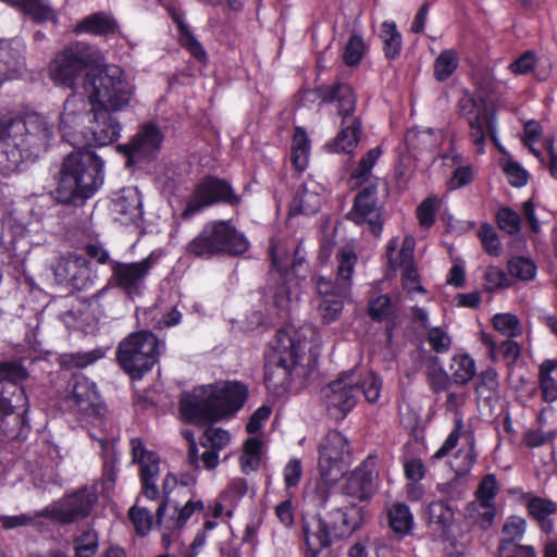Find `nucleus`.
Segmentation results:
<instances>
[{
  "instance_id": "2",
  "label": "nucleus",
  "mask_w": 557,
  "mask_h": 557,
  "mask_svg": "<svg viewBox=\"0 0 557 557\" xmlns=\"http://www.w3.org/2000/svg\"><path fill=\"white\" fill-rule=\"evenodd\" d=\"M53 124L37 112L0 117V172L9 175L24 161H34L47 149Z\"/></svg>"
},
{
  "instance_id": "11",
  "label": "nucleus",
  "mask_w": 557,
  "mask_h": 557,
  "mask_svg": "<svg viewBox=\"0 0 557 557\" xmlns=\"http://www.w3.org/2000/svg\"><path fill=\"white\" fill-rule=\"evenodd\" d=\"M158 344L157 337L147 331L128 335L119 344V364L132 379H140L156 363Z\"/></svg>"
},
{
  "instance_id": "54",
  "label": "nucleus",
  "mask_w": 557,
  "mask_h": 557,
  "mask_svg": "<svg viewBox=\"0 0 557 557\" xmlns=\"http://www.w3.org/2000/svg\"><path fill=\"white\" fill-rule=\"evenodd\" d=\"M494 329L502 335L511 338L520 333V323L516 315L510 313H498L493 318Z\"/></svg>"
},
{
  "instance_id": "23",
  "label": "nucleus",
  "mask_w": 557,
  "mask_h": 557,
  "mask_svg": "<svg viewBox=\"0 0 557 557\" xmlns=\"http://www.w3.org/2000/svg\"><path fill=\"white\" fill-rule=\"evenodd\" d=\"M469 398V394L465 391H448L446 395V400L444 403V408L446 412L451 413L454 416L455 428L447 436L444 444L440 447V449L433 455L432 458L441 459L446 456L451 449H454L458 443L461 431L463 429V407Z\"/></svg>"
},
{
  "instance_id": "60",
  "label": "nucleus",
  "mask_w": 557,
  "mask_h": 557,
  "mask_svg": "<svg viewBox=\"0 0 557 557\" xmlns=\"http://www.w3.org/2000/svg\"><path fill=\"white\" fill-rule=\"evenodd\" d=\"M484 286L487 290L493 292L506 288L511 285L507 274L497 267H487L484 272Z\"/></svg>"
},
{
  "instance_id": "7",
  "label": "nucleus",
  "mask_w": 557,
  "mask_h": 557,
  "mask_svg": "<svg viewBox=\"0 0 557 557\" xmlns=\"http://www.w3.org/2000/svg\"><path fill=\"white\" fill-rule=\"evenodd\" d=\"M272 354L265 364L264 382L270 393L285 395L298 367L301 343L293 330H280L272 342Z\"/></svg>"
},
{
  "instance_id": "49",
  "label": "nucleus",
  "mask_w": 557,
  "mask_h": 557,
  "mask_svg": "<svg viewBox=\"0 0 557 557\" xmlns=\"http://www.w3.org/2000/svg\"><path fill=\"white\" fill-rule=\"evenodd\" d=\"M76 557H94L98 550L99 541L95 530L84 531L74 541Z\"/></svg>"
},
{
  "instance_id": "63",
  "label": "nucleus",
  "mask_w": 557,
  "mask_h": 557,
  "mask_svg": "<svg viewBox=\"0 0 557 557\" xmlns=\"http://www.w3.org/2000/svg\"><path fill=\"white\" fill-rule=\"evenodd\" d=\"M496 219L499 228L509 235H515L520 231V216L510 208L499 209Z\"/></svg>"
},
{
  "instance_id": "12",
  "label": "nucleus",
  "mask_w": 557,
  "mask_h": 557,
  "mask_svg": "<svg viewBox=\"0 0 557 557\" xmlns=\"http://www.w3.org/2000/svg\"><path fill=\"white\" fill-rule=\"evenodd\" d=\"M61 406L85 421H100L107 412L96 384L84 375L71 377L61 396Z\"/></svg>"
},
{
  "instance_id": "52",
  "label": "nucleus",
  "mask_w": 557,
  "mask_h": 557,
  "mask_svg": "<svg viewBox=\"0 0 557 557\" xmlns=\"http://www.w3.org/2000/svg\"><path fill=\"white\" fill-rule=\"evenodd\" d=\"M272 264L281 273L287 272L293 260V243L292 244H271Z\"/></svg>"
},
{
  "instance_id": "53",
  "label": "nucleus",
  "mask_w": 557,
  "mask_h": 557,
  "mask_svg": "<svg viewBox=\"0 0 557 557\" xmlns=\"http://www.w3.org/2000/svg\"><path fill=\"white\" fill-rule=\"evenodd\" d=\"M356 381L359 382V388L367 401L376 403L382 391V379L376 373L369 372L361 380L356 377Z\"/></svg>"
},
{
  "instance_id": "37",
  "label": "nucleus",
  "mask_w": 557,
  "mask_h": 557,
  "mask_svg": "<svg viewBox=\"0 0 557 557\" xmlns=\"http://www.w3.org/2000/svg\"><path fill=\"white\" fill-rule=\"evenodd\" d=\"M449 369L455 384L467 385L476 373L475 361L469 355H456L451 358Z\"/></svg>"
},
{
  "instance_id": "4",
  "label": "nucleus",
  "mask_w": 557,
  "mask_h": 557,
  "mask_svg": "<svg viewBox=\"0 0 557 557\" xmlns=\"http://www.w3.org/2000/svg\"><path fill=\"white\" fill-rule=\"evenodd\" d=\"M246 395V387L237 382L199 387L182 398L181 411L191 423L203 424L237 411Z\"/></svg>"
},
{
  "instance_id": "9",
  "label": "nucleus",
  "mask_w": 557,
  "mask_h": 557,
  "mask_svg": "<svg viewBox=\"0 0 557 557\" xmlns=\"http://www.w3.org/2000/svg\"><path fill=\"white\" fill-rule=\"evenodd\" d=\"M337 260L335 282L323 276H319L315 281L318 292L317 311L321 321L325 324L336 321L343 311V300L350 289L357 256L351 250H342Z\"/></svg>"
},
{
  "instance_id": "27",
  "label": "nucleus",
  "mask_w": 557,
  "mask_h": 557,
  "mask_svg": "<svg viewBox=\"0 0 557 557\" xmlns=\"http://www.w3.org/2000/svg\"><path fill=\"white\" fill-rule=\"evenodd\" d=\"M215 233L220 238L222 255L238 256L248 250L249 242L230 221L220 220L215 221Z\"/></svg>"
},
{
  "instance_id": "40",
  "label": "nucleus",
  "mask_w": 557,
  "mask_h": 557,
  "mask_svg": "<svg viewBox=\"0 0 557 557\" xmlns=\"http://www.w3.org/2000/svg\"><path fill=\"white\" fill-rule=\"evenodd\" d=\"M380 38L383 41V50L388 59H395L401 50V35L394 22L385 21L381 24Z\"/></svg>"
},
{
  "instance_id": "31",
  "label": "nucleus",
  "mask_w": 557,
  "mask_h": 557,
  "mask_svg": "<svg viewBox=\"0 0 557 557\" xmlns=\"http://www.w3.org/2000/svg\"><path fill=\"white\" fill-rule=\"evenodd\" d=\"M113 211L124 223L137 221L143 214L139 193L136 189L123 190L113 202Z\"/></svg>"
},
{
  "instance_id": "50",
  "label": "nucleus",
  "mask_w": 557,
  "mask_h": 557,
  "mask_svg": "<svg viewBox=\"0 0 557 557\" xmlns=\"http://www.w3.org/2000/svg\"><path fill=\"white\" fill-rule=\"evenodd\" d=\"M507 268L511 276L521 281H531L536 275V265L528 258L515 257L508 261Z\"/></svg>"
},
{
  "instance_id": "22",
  "label": "nucleus",
  "mask_w": 557,
  "mask_h": 557,
  "mask_svg": "<svg viewBox=\"0 0 557 557\" xmlns=\"http://www.w3.org/2000/svg\"><path fill=\"white\" fill-rule=\"evenodd\" d=\"M163 138L162 132L156 124L147 123L128 144L119 148L129 161L150 158L160 149Z\"/></svg>"
},
{
  "instance_id": "58",
  "label": "nucleus",
  "mask_w": 557,
  "mask_h": 557,
  "mask_svg": "<svg viewBox=\"0 0 557 557\" xmlns=\"http://www.w3.org/2000/svg\"><path fill=\"white\" fill-rule=\"evenodd\" d=\"M479 237L484 250L491 256H499L502 245L495 228L488 224H484L479 230Z\"/></svg>"
},
{
  "instance_id": "13",
  "label": "nucleus",
  "mask_w": 557,
  "mask_h": 557,
  "mask_svg": "<svg viewBox=\"0 0 557 557\" xmlns=\"http://www.w3.org/2000/svg\"><path fill=\"white\" fill-rule=\"evenodd\" d=\"M242 197L237 195L232 185L215 176L203 177L191 191L186 207L182 212L183 219H189L207 207L215 203H225L236 207Z\"/></svg>"
},
{
  "instance_id": "5",
  "label": "nucleus",
  "mask_w": 557,
  "mask_h": 557,
  "mask_svg": "<svg viewBox=\"0 0 557 557\" xmlns=\"http://www.w3.org/2000/svg\"><path fill=\"white\" fill-rule=\"evenodd\" d=\"M27 376L17 361H0V431L9 440L21 436L27 397L17 385Z\"/></svg>"
},
{
  "instance_id": "26",
  "label": "nucleus",
  "mask_w": 557,
  "mask_h": 557,
  "mask_svg": "<svg viewBox=\"0 0 557 557\" xmlns=\"http://www.w3.org/2000/svg\"><path fill=\"white\" fill-rule=\"evenodd\" d=\"M215 221L205 225L202 231L187 245V252L198 258H212L222 255Z\"/></svg>"
},
{
  "instance_id": "57",
  "label": "nucleus",
  "mask_w": 557,
  "mask_h": 557,
  "mask_svg": "<svg viewBox=\"0 0 557 557\" xmlns=\"http://www.w3.org/2000/svg\"><path fill=\"white\" fill-rule=\"evenodd\" d=\"M366 51V44L360 35H352L344 50V61L352 66L360 62Z\"/></svg>"
},
{
  "instance_id": "42",
  "label": "nucleus",
  "mask_w": 557,
  "mask_h": 557,
  "mask_svg": "<svg viewBox=\"0 0 557 557\" xmlns=\"http://www.w3.org/2000/svg\"><path fill=\"white\" fill-rule=\"evenodd\" d=\"M496 515L494 504L472 502L467 507V517L480 529H487L492 525Z\"/></svg>"
},
{
  "instance_id": "61",
  "label": "nucleus",
  "mask_w": 557,
  "mask_h": 557,
  "mask_svg": "<svg viewBox=\"0 0 557 557\" xmlns=\"http://www.w3.org/2000/svg\"><path fill=\"white\" fill-rule=\"evenodd\" d=\"M248 491L247 482L245 479H233L227 487L221 493L220 499L228 502V505L234 507L238 500L246 495Z\"/></svg>"
},
{
  "instance_id": "36",
  "label": "nucleus",
  "mask_w": 557,
  "mask_h": 557,
  "mask_svg": "<svg viewBox=\"0 0 557 557\" xmlns=\"http://www.w3.org/2000/svg\"><path fill=\"white\" fill-rule=\"evenodd\" d=\"M86 112V102L83 96L74 94L65 100L61 113V128L65 135H69L66 128L72 129L78 125Z\"/></svg>"
},
{
  "instance_id": "29",
  "label": "nucleus",
  "mask_w": 557,
  "mask_h": 557,
  "mask_svg": "<svg viewBox=\"0 0 557 557\" xmlns=\"http://www.w3.org/2000/svg\"><path fill=\"white\" fill-rule=\"evenodd\" d=\"M205 509V505L201 500H187L186 504L176 508L173 516L168 518L162 516V521L157 516V525L163 530V536H166L168 533H172L174 531L181 530L186 524L187 520L195 515L196 512H202Z\"/></svg>"
},
{
  "instance_id": "41",
  "label": "nucleus",
  "mask_w": 557,
  "mask_h": 557,
  "mask_svg": "<svg viewBox=\"0 0 557 557\" xmlns=\"http://www.w3.org/2000/svg\"><path fill=\"white\" fill-rule=\"evenodd\" d=\"M322 519L332 520L331 533L334 539H343L351 535L358 528V522L351 520L348 513L343 509H336L322 516Z\"/></svg>"
},
{
  "instance_id": "17",
  "label": "nucleus",
  "mask_w": 557,
  "mask_h": 557,
  "mask_svg": "<svg viewBox=\"0 0 557 557\" xmlns=\"http://www.w3.org/2000/svg\"><path fill=\"white\" fill-rule=\"evenodd\" d=\"M51 270L60 284L82 289L87 286L90 274L89 261L76 252L60 255L51 263Z\"/></svg>"
},
{
  "instance_id": "32",
  "label": "nucleus",
  "mask_w": 557,
  "mask_h": 557,
  "mask_svg": "<svg viewBox=\"0 0 557 557\" xmlns=\"http://www.w3.org/2000/svg\"><path fill=\"white\" fill-rule=\"evenodd\" d=\"M116 22L104 13H94L82 20L74 28L76 34L87 33L95 36H108L114 34Z\"/></svg>"
},
{
  "instance_id": "15",
  "label": "nucleus",
  "mask_w": 557,
  "mask_h": 557,
  "mask_svg": "<svg viewBox=\"0 0 557 557\" xmlns=\"http://www.w3.org/2000/svg\"><path fill=\"white\" fill-rule=\"evenodd\" d=\"M360 393L355 372L343 373L322 391L325 406L335 419H343L356 405Z\"/></svg>"
},
{
  "instance_id": "8",
  "label": "nucleus",
  "mask_w": 557,
  "mask_h": 557,
  "mask_svg": "<svg viewBox=\"0 0 557 557\" xmlns=\"http://www.w3.org/2000/svg\"><path fill=\"white\" fill-rule=\"evenodd\" d=\"M318 451L319 479L315 485V494L322 503H325L332 488L339 482L349 467L350 445L342 433L331 431L321 440Z\"/></svg>"
},
{
  "instance_id": "59",
  "label": "nucleus",
  "mask_w": 557,
  "mask_h": 557,
  "mask_svg": "<svg viewBox=\"0 0 557 557\" xmlns=\"http://www.w3.org/2000/svg\"><path fill=\"white\" fill-rule=\"evenodd\" d=\"M426 339L431 348L437 354H446L450 349L451 338L440 326L429 329Z\"/></svg>"
},
{
  "instance_id": "38",
  "label": "nucleus",
  "mask_w": 557,
  "mask_h": 557,
  "mask_svg": "<svg viewBox=\"0 0 557 557\" xmlns=\"http://www.w3.org/2000/svg\"><path fill=\"white\" fill-rule=\"evenodd\" d=\"M397 305L388 295L371 296L368 304V314L374 321L381 322L387 319H395Z\"/></svg>"
},
{
  "instance_id": "19",
  "label": "nucleus",
  "mask_w": 557,
  "mask_h": 557,
  "mask_svg": "<svg viewBox=\"0 0 557 557\" xmlns=\"http://www.w3.org/2000/svg\"><path fill=\"white\" fill-rule=\"evenodd\" d=\"M377 478L376 458L367 457L347 478L343 493L351 502H362L372 497L375 492V480Z\"/></svg>"
},
{
  "instance_id": "28",
  "label": "nucleus",
  "mask_w": 557,
  "mask_h": 557,
  "mask_svg": "<svg viewBox=\"0 0 557 557\" xmlns=\"http://www.w3.org/2000/svg\"><path fill=\"white\" fill-rule=\"evenodd\" d=\"M315 183L305 184L294 196L290 206V214H314L321 207L322 197Z\"/></svg>"
},
{
  "instance_id": "62",
  "label": "nucleus",
  "mask_w": 557,
  "mask_h": 557,
  "mask_svg": "<svg viewBox=\"0 0 557 557\" xmlns=\"http://www.w3.org/2000/svg\"><path fill=\"white\" fill-rule=\"evenodd\" d=\"M499 491L498 482L494 474H486L481 480L475 492L476 502L494 504L493 500Z\"/></svg>"
},
{
  "instance_id": "21",
  "label": "nucleus",
  "mask_w": 557,
  "mask_h": 557,
  "mask_svg": "<svg viewBox=\"0 0 557 557\" xmlns=\"http://www.w3.org/2000/svg\"><path fill=\"white\" fill-rule=\"evenodd\" d=\"M131 446L133 459L140 466L143 494L148 499L154 500L159 497L157 487V479L160 472L159 457L156 453L147 450L140 438H133Z\"/></svg>"
},
{
  "instance_id": "47",
  "label": "nucleus",
  "mask_w": 557,
  "mask_h": 557,
  "mask_svg": "<svg viewBox=\"0 0 557 557\" xmlns=\"http://www.w3.org/2000/svg\"><path fill=\"white\" fill-rule=\"evenodd\" d=\"M21 12L36 23L54 18V12L48 0H22Z\"/></svg>"
},
{
  "instance_id": "35",
  "label": "nucleus",
  "mask_w": 557,
  "mask_h": 557,
  "mask_svg": "<svg viewBox=\"0 0 557 557\" xmlns=\"http://www.w3.org/2000/svg\"><path fill=\"white\" fill-rule=\"evenodd\" d=\"M527 522L521 517H510L503 527L499 554L513 553L515 546L522 539L525 532Z\"/></svg>"
},
{
  "instance_id": "14",
  "label": "nucleus",
  "mask_w": 557,
  "mask_h": 557,
  "mask_svg": "<svg viewBox=\"0 0 557 557\" xmlns=\"http://www.w3.org/2000/svg\"><path fill=\"white\" fill-rule=\"evenodd\" d=\"M459 112L468 121L470 137L478 146L479 152L483 151L487 135L496 141L495 119L488 113L482 99L465 94L459 100Z\"/></svg>"
},
{
  "instance_id": "34",
  "label": "nucleus",
  "mask_w": 557,
  "mask_h": 557,
  "mask_svg": "<svg viewBox=\"0 0 557 557\" xmlns=\"http://www.w3.org/2000/svg\"><path fill=\"white\" fill-rule=\"evenodd\" d=\"M388 527L400 537L408 535L413 528V515L404 503H395L387 509Z\"/></svg>"
},
{
  "instance_id": "30",
  "label": "nucleus",
  "mask_w": 557,
  "mask_h": 557,
  "mask_svg": "<svg viewBox=\"0 0 557 557\" xmlns=\"http://www.w3.org/2000/svg\"><path fill=\"white\" fill-rule=\"evenodd\" d=\"M24 66V58L18 48L0 40V83L14 77Z\"/></svg>"
},
{
  "instance_id": "56",
  "label": "nucleus",
  "mask_w": 557,
  "mask_h": 557,
  "mask_svg": "<svg viewBox=\"0 0 557 557\" xmlns=\"http://www.w3.org/2000/svg\"><path fill=\"white\" fill-rule=\"evenodd\" d=\"M103 357L100 349L90 350L87 352H75L64 355L62 363L70 368H85Z\"/></svg>"
},
{
  "instance_id": "51",
  "label": "nucleus",
  "mask_w": 557,
  "mask_h": 557,
  "mask_svg": "<svg viewBox=\"0 0 557 557\" xmlns=\"http://www.w3.org/2000/svg\"><path fill=\"white\" fill-rule=\"evenodd\" d=\"M498 389V375L497 372L490 368L479 375V381L475 386V393L479 397L491 399L496 395Z\"/></svg>"
},
{
  "instance_id": "18",
  "label": "nucleus",
  "mask_w": 557,
  "mask_h": 557,
  "mask_svg": "<svg viewBox=\"0 0 557 557\" xmlns=\"http://www.w3.org/2000/svg\"><path fill=\"white\" fill-rule=\"evenodd\" d=\"M347 218L358 225L368 224L369 231L374 236L381 235L383 220L381 208L376 203V188L374 186L364 187L356 195L352 209Z\"/></svg>"
},
{
  "instance_id": "6",
  "label": "nucleus",
  "mask_w": 557,
  "mask_h": 557,
  "mask_svg": "<svg viewBox=\"0 0 557 557\" xmlns=\"http://www.w3.org/2000/svg\"><path fill=\"white\" fill-rule=\"evenodd\" d=\"M306 100L320 99L322 102H337V111L342 116V129L334 139L332 147L335 152H352L360 140L361 121L354 115L356 110V96L347 84L321 86L302 94Z\"/></svg>"
},
{
  "instance_id": "44",
  "label": "nucleus",
  "mask_w": 557,
  "mask_h": 557,
  "mask_svg": "<svg viewBox=\"0 0 557 557\" xmlns=\"http://www.w3.org/2000/svg\"><path fill=\"white\" fill-rule=\"evenodd\" d=\"M458 54L454 49L443 50L434 61V77L437 82L448 79L458 67Z\"/></svg>"
},
{
  "instance_id": "43",
  "label": "nucleus",
  "mask_w": 557,
  "mask_h": 557,
  "mask_svg": "<svg viewBox=\"0 0 557 557\" xmlns=\"http://www.w3.org/2000/svg\"><path fill=\"white\" fill-rule=\"evenodd\" d=\"M310 143L306 132L296 127L292 145V161L298 171H304L309 160Z\"/></svg>"
},
{
  "instance_id": "55",
  "label": "nucleus",
  "mask_w": 557,
  "mask_h": 557,
  "mask_svg": "<svg viewBox=\"0 0 557 557\" xmlns=\"http://www.w3.org/2000/svg\"><path fill=\"white\" fill-rule=\"evenodd\" d=\"M382 151L380 147H375L369 150L360 160L359 165L352 173V177L358 181L359 184L368 181L371 174V170L379 160Z\"/></svg>"
},
{
  "instance_id": "24",
  "label": "nucleus",
  "mask_w": 557,
  "mask_h": 557,
  "mask_svg": "<svg viewBox=\"0 0 557 557\" xmlns=\"http://www.w3.org/2000/svg\"><path fill=\"white\" fill-rule=\"evenodd\" d=\"M416 240L412 236L408 235L404 238L401 248L398 252L399 262L398 265L401 268V282L403 287L408 292H421L424 293L423 287L420 284V276L414 264L413 251Z\"/></svg>"
},
{
  "instance_id": "25",
  "label": "nucleus",
  "mask_w": 557,
  "mask_h": 557,
  "mask_svg": "<svg viewBox=\"0 0 557 557\" xmlns=\"http://www.w3.org/2000/svg\"><path fill=\"white\" fill-rule=\"evenodd\" d=\"M332 520L322 519V516L312 517L304 525L307 550L331 547L335 540L331 533Z\"/></svg>"
},
{
  "instance_id": "20",
  "label": "nucleus",
  "mask_w": 557,
  "mask_h": 557,
  "mask_svg": "<svg viewBox=\"0 0 557 557\" xmlns=\"http://www.w3.org/2000/svg\"><path fill=\"white\" fill-rule=\"evenodd\" d=\"M153 264L154 259L152 256L138 262H114L112 264V276L116 285L129 297L138 296L143 292L145 278Z\"/></svg>"
},
{
  "instance_id": "45",
  "label": "nucleus",
  "mask_w": 557,
  "mask_h": 557,
  "mask_svg": "<svg viewBox=\"0 0 557 557\" xmlns=\"http://www.w3.org/2000/svg\"><path fill=\"white\" fill-rule=\"evenodd\" d=\"M475 461L476 453L474 449V442L472 440L467 445L458 449L454 459L450 461V467L455 471L456 475L461 476L470 472Z\"/></svg>"
},
{
  "instance_id": "64",
  "label": "nucleus",
  "mask_w": 557,
  "mask_h": 557,
  "mask_svg": "<svg viewBox=\"0 0 557 557\" xmlns=\"http://www.w3.org/2000/svg\"><path fill=\"white\" fill-rule=\"evenodd\" d=\"M203 438L206 442H201L202 446L210 445L216 451L222 450L230 443L231 436L230 433L220 428H209L203 433Z\"/></svg>"
},
{
  "instance_id": "16",
  "label": "nucleus",
  "mask_w": 557,
  "mask_h": 557,
  "mask_svg": "<svg viewBox=\"0 0 557 557\" xmlns=\"http://www.w3.org/2000/svg\"><path fill=\"white\" fill-rule=\"evenodd\" d=\"M96 502V493L88 487H83L46 507L38 512V516L55 519L62 523H72L87 517Z\"/></svg>"
},
{
  "instance_id": "3",
  "label": "nucleus",
  "mask_w": 557,
  "mask_h": 557,
  "mask_svg": "<svg viewBox=\"0 0 557 557\" xmlns=\"http://www.w3.org/2000/svg\"><path fill=\"white\" fill-rule=\"evenodd\" d=\"M101 159L90 150L78 149L69 153L55 175L52 198L61 205L82 206L102 183Z\"/></svg>"
},
{
  "instance_id": "46",
  "label": "nucleus",
  "mask_w": 557,
  "mask_h": 557,
  "mask_svg": "<svg viewBox=\"0 0 557 557\" xmlns=\"http://www.w3.org/2000/svg\"><path fill=\"white\" fill-rule=\"evenodd\" d=\"M425 375L428 385L433 393L440 394L450 391L454 381L440 364L432 363L428 366Z\"/></svg>"
},
{
  "instance_id": "48",
  "label": "nucleus",
  "mask_w": 557,
  "mask_h": 557,
  "mask_svg": "<svg viewBox=\"0 0 557 557\" xmlns=\"http://www.w3.org/2000/svg\"><path fill=\"white\" fill-rule=\"evenodd\" d=\"M128 516L131 521L133 522L137 534L144 536L150 532L153 524H157V519L154 520L150 510L140 506H133Z\"/></svg>"
},
{
  "instance_id": "39",
  "label": "nucleus",
  "mask_w": 557,
  "mask_h": 557,
  "mask_svg": "<svg viewBox=\"0 0 557 557\" xmlns=\"http://www.w3.org/2000/svg\"><path fill=\"white\" fill-rule=\"evenodd\" d=\"M426 518L444 534L454 523V510L445 502H432L426 508Z\"/></svg>"
},
{
  "instance_id": "10",
  "label": "nucleus",
  "mask_w": 557,
  "mask_h": 557,
  "mask_svg": "<svg viewBox=\"0 0 557 557\" xmlns=\"http://www.w3.org/2000/svg\"><path fill=\"white\" fill-rule=\"evenodd\" d=\"M102 62L103 55L97 48L82 41L72 42L60 51L51 62L50 78L55 85L75 89L76 82L83 73L87 75L92 70L103 69L108 65H102Z\"/></svg>"
},
{
  "instance_id": "33",
  "label": "nucleus",
  "mask_w": 557,
  "mask_h": 557,
  "mask_svg": "<svg viewBox=\"0 0 557 557\" xmlns=\"http://www.w3.org/2000/svg\"><path fill=\"white\" fill-rule=\"evenodd\" d=\"M523 499L529 515L537 521H541L542 528L546 532H550L553 524L549 521H546V519L557 511V505L550 499L534 496L532 494L525 495Z\"/></svg>"
},
{
  "instance_id": "1",
  "label": "nucleus",
  "mask_w": 557,
  "mask_h": 557,
  "mask_svg": "<svg viewBox=\"0 0 557 557\" xmlns=\"http://www.w3.org/2000/svg\"><path fill=\"white\" fill-rule=\"evenodd\" d=\"M83 89L90 104L87 143L107 146L116 141L122 131L116 114L133 108L136 86L123 69L107 65L88 72Z\"/></svg>"
}]
</instances>
